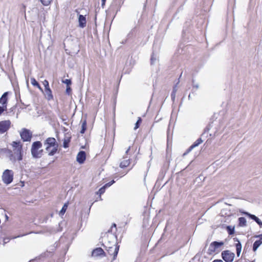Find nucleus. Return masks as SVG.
<instances>
[{
  "label": "nucleus",
  "mask_w": 262,
  "mask_h": 262,
  "mask_svg": "<svg viewBox=\"0 0 262 262\" xmlns=\"http://www.w3.org/2000/svg\"><path fill=\"white\" fill-rule=\"evenodd\" d=\"M156 60V58L155 57L154 55L152 54L151 56L150 61L151 64H155V61Z\"/></svg>",
  "instance_id": "nucleus-29"
},
{
  "label": "nucleus",
  "mask_w": 262,
  "mask_h": 262,
  "mask_svg": "<svg viewBox=\"0 0 262 262\" xmlns=\"http://www.w3.org/2000/svg\"><path fill=\"white\" fill-rule=\"evenodd\" d=\"M130 163L129 160L128 159L124 160L122 161L120 164V167L121 168H124L129 165Z\"/></svg>",
  "instance_id": "nucleus-19"
},
{
  "label": "nucleus",
  "mask_w": 262,
  "mask_h": 262,
  "mask_svg": "<svg viewBox=\"0 0 262 262\" xmlns=\"http://www.w3.org/2000/svg\"><path fill=\"white\" fill-rule=\"evenodd\" d=\"M67 208H68V204H67V203H66V204H64V205L63 206V207H62V209H61V210H60V211L59 214H60V215H63V214L65 213V212H66V210H67Z\"/></svg>",
  "instance_id": "nucleus-24"
},
{
  "label": "nucleus",
  "mask_w": 262,
  "mask_h": 262,
  "mask_svg": "<svg viewBox=\"0 0 262 262\" xmlns=\"http://www.w3.org/2000/svg\"><path fill=\"white\" fill-rule=\"evenodd\" d=\"M37 88H38L39 89V90L40 91H41V92H43V90L40 87V85L39 84V86H36Z\"/></svg>",
  "instance_id": "nucleus-42"
},
{
  "label": "nucleus",
  "mask_w": 262,
  "mask_h": 262,
  "mask_svg": "<svg viewBox=\"0 0 262 262\" xmlns=\"http://www.w3.org/2000/svg\"><path fill=\"white\" fill-rule=\"evenodd\" d=\"M11 122L9 120L0 121V134L7 132L10 127Z\"/></svg>",
  "instance_id": "nucleus-7"
},
{
  "label": "nucleus",
  "mask_w": 262,
  "mask_h": 262,
  "mask_svg": "<svg viewBox=\"0 0 262 262\" xmlns=\"http://www.w3.org/2000/svg\"><path fill=\"white\" fill-rule=\"evenodd\" d=\"M86 127V121L84 120L82 123L81 129L80 130L81 134H83L85 132Z\"/></svg>",
  "instance_id": "nucleus-21"
},
{
  "label": "nucleus",
  "mask_w": 262,
  "mask_h": 262,
  "mask_svg": "<svg viewBox=\"0 0 262 262\" xmlns=\"http://www.w3.org/2000/svg\"><path fill=\"white\" fill-rule=\"evenodd\" d=\"M114 183H115V181L114 180L112 181L111 182L106 184L105 185V186H106V187H110V186H111Z\"/></svg>",
  "instance_id": "nucleus-33"
},
{
  "label": "nucleus",
  "mask_w": 262,
  "mask_h": 262,
  "mask_svg": "<svg viewBox=\"0 0 262 262\" xmlns=\"http://www.w3.org/2000/svg\"><path fill=\"white\" fill-rule=\"evenodd\" d=\"M42 147V144L40 141H36L33 143L31 147V154L34 158H39L42 156L43 150L40 149Z\"/></svg>",
  "instance_id": "nucleus-2"
},
{
  "label": "nucleus",
  "mask_w": 262,
  "mask_h": 262,
  "mask_svg": "<svg viewBox=\"0 0 262 262\" xmlns=\"http://www.w3.org/2000/svg\"><path fill=\"white\" fill-rule=\"evenodd\" d=\"M223 259L226 262H232L234 258V254L229 250L224 251L222 253Z\"/></svg>",
  "instance_id": "nucleus-6"
},
{
  "label": "nucleus",
  "mask_w": 262,
  "mask_h": 262,
  "mask_svg": "<svg viewBox=\"0 0 262 262\" xmlns=\"http://www.w3.org/2000/svg\"><path fill=\"white\" fill-rule=\"evenodd\" d=\"M113 227H116V224H113Z\"/></svg>",
  "instance_id": "nucleus-45"
},
{
  "label": "nucleus",
  "mask_w": 262,
  "mask_h": 262,
  "mask_svg": "<svg viewBox=\"0 0 262 262\" xmlns=\"http://www.w3.org/2000/svg\"><path fill=\"white\" fill-rule=\"evenodd\" d=\"M130 146H129V147H128V148H127V149L126 150V152H125V153H126V154H127V153H128V151H129V150H130Z\"/></svg>",
  "instance_id": "nucleus-43"
},
{
  "label": "nucleus",
  "mask_w": 262,
  "mask_h": 262,
  "mask_svg": "<svg viewBox=\"0 0 262 262\" xmlns=\"http://www.w3.org/2000/svg\"><path fill=\"white\" fill-rule=\"evenodd\" d=\"M105 1H106V0H101V6L102 7L105 5Z\"/></svg>",
  "instance_id": "nucleus-40"
},
{
  "label": "nucleus",
  "mask_w": 262,
  "mask_h": 262,
  "mask_svg": "<svg viewBox=\"0 0 262 262\" xmlns=\"http://www.w3.org/2000/svg\"><path fill=\"white\" fill-rule=\"evenodd\" d=\"M224 245L222 242H213L211 243L209 247V250L212 252H214L217 249Z\"/></svg>",
  "instance_id": "nucleus-9"
},
{
  "label": "nucleus",
  "mask_w": 262,
  "mask_h": 262,
  "mask_svg": "<svg viewBox=\"0 0 262 262\" xmlns=\"http://www.w3.org/2000/svg\"><path fill=\"white\" fill-rule=\"evenodd\" d=\"M45 95L48 100L53 99V96L51 89L45 90Z\"/></svg>",
  "instance_id": "nucleus-16"
},
{
  "label": "nucleus",
  "mask_w": 262,
  "mask_h": 262,
  "mask_svg": "<svg viewBox=\"0 0 262 262\" xmlns=\"http://www.w3.org/2000/svg\"><path fill=\"white\" fill-rule=\"evenodd\" d=\"M44 86H45V90H47L50 89L49 84H48L47 85H44Z\"/></svg>",
  "instance_id": "nucleus-36"
},
{
  "label": "nucleus",
  "mask_w": 262,
  "mask_h": 262,
  "mask_svg": "<svg viewBox=\"0 0 262 262\" xmlns=\"http://www.w3.org/2000/svg\"><path fill=\"white\" fill-rule=\"evenodd\" d=\"M31 83L33 86H39L38 83L36 81L34 78H31Z\"/></svg>",
  "instance_id": "nucleus-25"
},
{
  "label": "nucleus",
  "mask_w": 262,
  "mask_h": 262,
  "mask_svg": "<svg viewBox=\"0 0 262 262\" xmlns=\"http://www.w3.org/2000/svg\"><path fill=\"white\" fill-rule=\"evenodd\" d=\"M228 229H229V234H232L233 233V229H230L229 226L228 227Z\"/></svg>",
  "instance_id": "nucleus-35"
},
{
  "label": "nucleus",
  "mask_w": 262,
  "mask_h": 262,
  "mask_svg": "<svg viewBox=\"0 0 262 262\" xmlns=\"http://www.w3.org/2000/svg\"><path fill=\"white\" fill-rule=\"evenodd\" d=\"M13 180V172L11 170H5L2 175V180L3 182L8 185L10 184Z\"/></svg>",
  "instance_id": "nucleus-3"
},
{
  "label": "nucleus",
  "mask_w": 262,
  "mask_h": 262,
  "mask_svg": "<svg viewBox=\"0 0 262 262\" xmlns=\"http://www.w3.org/2000/svg\"><path fill=\"white\" fill-rule=\"evenodd\" d=\"M58 146L50 147L49 150H47L48 152L49 156H53L57 151Z\"/></svg>",
  "instance_id": "nucleus-17"
},
{
  "label": "nucleus",
  "mask_w": 262,
  "mask_h": 262,
  "mask_svg": "<svg viewBox=\"0 0 262 262\" xmlns=\"http://www.w3.org/2000/svg\"><path fill=\"white\" fill-rule=\"evenodd\" d=\"M12 146L14 148V155L11 150H9L8 153L10 160L12 162H15L16 160L21 161L23 159L21 154L22 145L20 144V142L13 141L12 143Z\"/></svg>",
  "instance_id": "nucleus-1"
},
{
  "label": "nucleus",
  "mask_w": 262,
  "mask_h": 262,
  "mask_svg": "<svg viewBox=\"0 0 262 262\" xmlns=\"http://www.w3.org/2000/svg\"><path fill=\"white\" fill-rule=\"evenodd\" d=\"M78 22H79V26L82 28H84L86 26V20L85 16L80 14L78 16Z\"/></svg>",
  "instance_id": "nucleus-11"
},
{
  "label": "nucleus",
  "mask_w": 262,
  "mask_h": 262,
  "mask_svg": "<svg viewBox=\"0 0 262 262\" xmlns=\"http://www.w3.org/2000/svg\"><path fill=\"white\" fill-rule=\"evenodd\" d=\"M106 187L105 186V185H104L103 187L100 188L99 190H98L97 193H99L100 194L103 193L105 191V189Z\"/></svg>",
  "instance_id": "nucleus-28"
},
{
  "label": "nucleus",
  "mask_w": 262,
  "mask_h": 262,
  "mask_svg": "<svg viewBox=\"0 0 262 262\" xmlns=\"http://www.w3.org/2000/svg\"><path fill=\"white\" fill-rule=\"evenodd\" d=\"M235 246L237 255V256H239L241 252L242 246L241 243L238 241V243L236 244Z\"/></svg>",
  "instance_id": "nucleus-18"
},
{
  "label": "nucleus",
  "mask_w": 262,
  "mask_h": 262,
  "mask_svg": "<svg viewBox=\"0 0 262 262\" xmlns=\"http://www.w3.org/2000/svg\"><path fill=\"white\" fill-rule=\"evenodd\" d=\"M42 83L43 85H47L48 84H49V82L47 80H45Z\"/></svg>",
  "instance_id": "nucleus-39"
},
{
  "label": "nucleus",
  "mask_w": 262,
  "mask_h": 262,
  "mask_svg": "<svg viewBox=\"0 0 262 262\" xmlns=\"http://www.w3.org/2000/svg\"><path fill=\"white\" fill-rule=\"evenodd\" d=\"M85 152L84 151H80L77 155L76 157L77 161L80 163L82 164L84 162L85 160Z\"/></svg>",
  "instance_id": "nucleus-10"
},
{
  "label": "nucleus",
  "mask_w": 262,
  "mask_h": 262,
  "mask_svg": "<svg viewBox=\"0 0 262 262\" xmlns=\"http://www.w3.org/2000/svg\"><path fill=\"white\" fill-rule=\"evenodd\" d=\"M52 0H40L41 3L44 6H48L51 2Z\"/></svg>",
  "instance_id": "nucleus-26"
},
{
  "label": "nucleus",
  "mask_w": 262,
  "mask_h": 262,
  "mask_svg": "<svg viewBox=\"0 0 262 262\" xmlns=\"http://www.w3.org/2000/svg\"><path fill=\"white\" fill-rule=\"evenodd\" d=\"M239 225L241 226H245L246 225V220L245 217H241L238 219Z\"/></svg>",
  "instance_id": "nucleus-20"
},
{
  "label": "nucleus",
  "mask_w": 262,
  "mask_h": 262,
  "mask_svg": "<svg viewBox=\"0 0 262 262\" xmlns=\"http://www.w3.org/2000/svg\"><path fill=\"white\" fill-rule=\"evenodd\" d=\"M62 82L66 84L67 86H69L71 84V81L70 79H66L64 80H62Z\"/></svg>",
  "instance_id": "nucleus-30"
},
{
  "label": "nucleus",
  "mask_w": 262,
  "mask_h": 262,
  "mask_svg": "<svg viewBox=\"0 0 262 262\" xmlns=\"http://www.w3.org/2000/svg\"><path fill=\"white\" fill-rule=\"evenodd\" d=\"M262 244V237H260V239L256 241L254 244L253 246V250L255 252L256 251L257 248L261 245Z\"/></svg>",
  "instance_id": "nucleus-15"
},
{
  "label": "nucleus",
  "mask_w": 262,
  "mask_h": 262,
  "mask_svg": "<svg viewBox=\"0 0 262 262\" xmlns=\"http://www.w3.org/2000/svg\"><path fill=\"white\" fill-rule=\"evenodd\" d=\"M176 91L177 90H176V88H173V91H172V92L171 93V97H172V98H174V97H175V93H176Z\"/></svg>",
  "instance_id": "nucleus-32"
},
{
  "label": "nucleus",
  "mask_w": 262,
  "mask_h": 262,
  "mask_svg": "<svg viewBox=\"0 0 262 262\" xmlns=\"http://www.w3.org/2000/svg\"><path fill=\"white\" fill-rule=\"evenodd\" d=\"M92 255L93 256H105V252L101 248H97L93 251Z\"/></svg>",
  "instance_id": "nucleus-13"
},
{
  "label": "nucleus",
  "mask_w": 262,
  "mask_h": 262,
  "mask_svg": "<svg viewBox=\"0 0 262 262\" xmlns=\"http://www.w3.org/2000/svg\"><path fill=\"white\" fill-rule=\"evenodd\" d=\"M27 234H22V235H17L16 236H12L11 237V239H14V238H17V237H22L25 235H27Z\"/></svg>",
  "instance_id": "nucleus-34"
},
{
  "label": "nucleus",
  "mask_w": 262,
  "mask_h": 262,
  "mask_svg": "<svg viewBox=\"0 0 262 262\" xmlns=\"http://www.w3.org/2000/svg\"><path fill=\"white\" fill-rule=\"evenodd\" d=\"M7 95L8 93L5 92L3 94L2 96L0 98V103H1L3 105V106L6 105V103L7 102Z\"/></svg>",
  "instance_id": "nucleus-14"
},
{
  "label": "nucleus",
  "mask_w": 262,
  "mask_h": 262,
  "mask_svg": "<svg viewBox=\"0 0 262 262\" xmlns=\"http://www.w3.org/2000/svg\"><path fill=\"white\" fill-rule=\"evenodd\" d=\"M141 118L139 117L135 124V126L134 127L135 130L137 129L139 127V124L141 122Z\"/></svg>",
  "instance_id": "nucleus-27"
},
{
  "label": "nucleus",
  "mask_w": 262,
  "mask_h": 262,
  "mask_svg": "<svg viewBox=\"0 0 262 262\" xmlns=\"http://www.w3.org/2000/svg\"><path fill=\"white\" fill-rule=\"evenodd\" d=\"M251 219L255 220L260 226L262 225V222L260 221V220L256 216L254 215H249Z\"/></svg>",
  "instance_id": "nucleus-23"
},
{
  "label": "nucleus",
  "mask_w": 262,
  "mask_h": 262,
  "mask_svg": "<svg viewBox=\"0 0 262 262\" xmlns=\"http://www.w3.org/2000/svg\"><path fill=\"white\" fill-rule=\"evenodd\" d=\"M203 142V140L201 138H199L197 139L194 143L190 146V147L188 149L187 151L186 152H185L184 154V155H186L188 152H189L190 151H191L193 148L194 147L198 146L200 144H201Z\"/></svg>",
  "instance_id": "nucleus-12"
},
{
  "label": "nucleus",
  "mask_w": 262,
  "mask_h": 262,
  "mask_svg": "<svg viewBox=\"0 0 262 262\" xmlns=\"http://www.w3.org/2000/svg\"><path fill=\"white\" fill-rule=\"evenodd\" d=\"M44 146L46 150H49V148L52 147L58 146L56 139L54 138H48L44 142Z\"/></svg>",
  "instance_id": "nucleus-5"
},
{
  "label": "nucleus",
  "mask_w": 262,
  "mask_h": 262,
  "mask_svg": "<svg viewBox=\"0 0 262 262\" xmlns=\"http://www.w3.org/2000/svg\"><path fill=\"white\" fill-rule=\"evenodd\" d=\"M70 142V137H67L66 138H64L63 141V147L64 148H67L69 147V143Z\"/></svg>",
  "instance_id": "nucleus-22"
},
{
  "label": "nucleus",
  "mask_w": 262,
  "mask_h": 262,
  "mask_svg": "<svg viewBox=\"0 0 262 262\" xmlns=\"http://www.w3.org/2000/svg\"><path fill=\"white\" fill-rule=\"evenodd\" d=\"M7 108L6 105H3L2 106H0V115L4 112L5 110Z\"/></svg>",
  "instance_id": "nucleus-31"
},
{
  "label": "nucleus",
  "mask_w": 262,
  "mask_h": 262,
  "mask_svg": "<svg viewBox=\"0 0 262 262\" xmlns=\"http://www.w3.org/2000/svg\"><path fill=\"white\" fill-rule=\"evenodd\" d=\"M193 86L195 87L196 89H198L199 87V84L194 85Z\"/></svg>",
  "instance_id": "nucleus-44"
},
{
  "label": "nucleus",
  "mask_w": 262,
  "mask_h": 262,
  "mask_svg": "<svg viewBox=\"0 0 262 262\" xmlns=\"http://www.w3.org/2000/svg\"><path fill=\"white\" fill-rule=\"evenodd\" d=\"M236 262H237V261H236Z\"/></svg>",
  "instance_id": "nucleus-46"
},
{
  "label": "nucleus",
  "mask_w": 262,
  "mask_h": 262,
  "mask_svg": "<svg viewBox=\"0 0 262 262\" xmlns=\"http://www.w3.org/2000/svg\"><path fill=\"white\" fill-rule=\"evenodd\" d=\"M44 86H45V90H47L50 89L49 84H48L47 85H44Z\"/></svg>",
  "instance_id": "nucleus-37"
},
{
  "label": "nucleus",
  "mask_w": 262,
  "mask_h": 262,
  "mask_svg": "<svg viewBox=\"0 0 262 262\" xmlns=\"http://www.w3.org/2000/svg\"><path fill=\"white\" fill-rule=\"evenodd\" d=\"M212 262H223L222 260L216 259L213 260Z\"/></svg>",
  "instance_id": "nucleus-41"
},
{
  "label": "nucleus",
  "mask_w": 262,
  "mask_h": 262,
  "mask_svg": "<svg viewBox=\"0 0 262 262\" xmlns=\"http://www.w3.org/2000/svg\"><path fill=\"white\" fill-rule=\"evenodd\" d=\"M21 139L24 141H29L32 137V133L29 130L24 128L20 133Z\"/></svg>",
  "instance_id": "nucleus-8"
},
{
  "label": "nucleus",
  "mask_w": 262,
  "mask_h": 262,
  "mask_svg": "<svg viewBox=\"0 0 262 262\" xmlns=\"http://www.w3.org/2000/svg\"><path fill=\"white\" fill-rule=\"evenodd\" d=\"M71 91V89L70 88V87L68 86L67 88V89H66L67 92L68 93H69Z\"/></svg>",
  "instance_id": "nucleus-38"
},
{
  "label": "nucleus",
  "mask_w": 262,
  "mask_h": 262,
  "mask_svg": "<svg viewBox=\"0 0 262 262\" xmlns=\"http://www.w3.org/2000/svg\"><path fill=\"white\" fill-rule=\"evenodd\" d=\"M108 253L111 255H113V260H115L117 256L119 246L116 244V242L112 246L104 245Z\"/></svg>",
  "instance_id": "nucleus-4"
}]
</instances>
